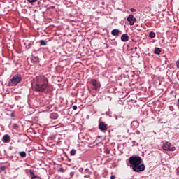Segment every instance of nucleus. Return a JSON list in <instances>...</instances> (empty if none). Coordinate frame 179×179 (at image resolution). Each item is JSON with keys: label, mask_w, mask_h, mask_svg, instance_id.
Wrapping results in <instances>:
<instances>
[{"label": "nucleus", "mask_w": 179, "mask_h": 179, "mask_svg": "<svg viewBox=\"0 0 179 179\" xmlns=\"http://www.w3.org/2000/svg\"><path fill=\"white\" fill-rule=\"evenodd\" d=\"M31 85L34 92L45 93V94L51 93L52 85L48 81V78L45 76H37L33 78Z\"/></svg>", "instance_id": "1"}, {"label": "nucleus", "mask_w": 179, "mask_h": 179, "mask_svg": "<svg viewBox=\"0 0 179 179\" xmlns=\"http://www.w3.org/2000/svg\"><path fill=\"white\" fill-rule=\"evenodd\" d=\"M21 82L22 76L20 74H15L8 80V86H9V87L12 86H17Z\"/></svg>", "instance_id": "2"}, {"label": "nucleus", "mask_w": 179, "mask_h": 179, "mask_svg": "<svg viewBox=\"0 0 179 179\" xmlns=\"http://www.w3.org/2000/svg\"><path fill=\"white\" fill-rule=\"evenodd\" d=\"M141 162H143L142 157L139 155H133L129 158V167L132 169L134 166L137 165Z\"/></svg>", "instance_id": "3"}, {"label": "nucleus", "mask_w": 179, "mask_h": 179, "mask_svg": "<svg viewBox=\"0 0 179 179\" xmlns=\"http://www.w3.org/2000/svg\"><path fill=\"white\" fill-rule=\"evenodd\" d=\"M90 83L91 84V88H89L88 90H100V87H101L100 81L92 78L91 79Z\"/></svg>", "instance_id": "4"}, {"label": "nucleus", "mask_w": 179, "mask_h": 179, "mask_svg": "<svg viewBox=\"0 0 179 179\" xmlns=\"http://www.w3.org/2000/svg\"><path fill=\"white\" fill-rule=\"evenodd\" d=\"M142 162H140V163L137 164L136 166L131 168L132 171H134V173H142V171H145L146 166H145V164Z\"/></svg>", "instance_id": "5"}, {"label": "nucleus", "mask_w": 179, "mask_h": 179, "mask_svg": "<svg viewBox=\"0 0 179 179\" xmlns=\"http://www.w3.org/2000/svg\"><path fill=\"white\" fill-rule=\"evenodd\" d=\"M98 128H99V131H101V132L106 133L108 131L109 135H110V134H111V132L113 131V129H108V127L107 124H106L104 122H99Z\"/></svg>", "instance_id": "6"}, {"label": "nucleus", "mask_w": 179, "mask_h": 179, "mask_svg": "<svg viewBox=\"0 0 179 179\" xmlns=\"http://www.w3.org/2000/svg\"><path fill=\"white\" fill-rule=\"evenodd\" d=\"M162 149L166 152H174L176 150V146L171 147V143L166 141L162 145Z\"/></svg>", "instance_id": "7"}, {"label": "nucleus", "mask_w": 179, "mask_h": 179, "mask_svg": "<svg viewBox=\"0 0 179 179\" xmlns=\"http://www.w3.org/2000/svg\"><path fill=\"white\" fill-rule=\"evenodd\" d=\"M127 22H129L130 26H134L136 23V17H134V15L130 14L127 17Z\"/></svg>", "instance_id": "8"}, {"label": "nucleus", "mask_w": 179, "mask_h": 179, "mask_svg": "<svg viewBox=\"0 0 179 179\" xmlns=\"http://www.w3.org/2000/svg\"><path fill=\"white\" fill-rule=\"evenodd\" d=\"M2 141L4 142V143H9L10 142V136L8 134H6L2 138Z\"/></svg>", "instance_id": "9"}, {"label": "nucleus", "mask_w": 179, "mask_h": 179, "mask_svg": "<svg viewBox=\"0 0 179 179\" xmlns=\"http://www.w3.org/2000/svg\"><path fill=\"white\" fill-rule=\"evenodd\" d=\"M111 34H112V36H115L116 37H118V36H120V34H121V31L118 29H115L112 30Z\"/></svg>", "instance_id": "10"}, {"label": "nucleus", "mask_w": 179, "mask_h": 179, "mask_svg": "<svg viewBox=\"0 0 179 179\" xmlns=\"http://www.w3.org/2000/svg\"><path fill=\"white\" fill-rule=\"evenodd\" d=\"M120 38L122 41H123L124 43H126V41H128V40H129V36H128V34H124L122 35Z\"/></svg>", "instance_id": "11"}, {"label": "nucleus", "mask_w": 179, "mask_h": 179, "mask_svg": "<svg viewBox=\"0 0 179 179\" xmlns=\"http://www.w3.org/2000/svg\"><path fill=\"white\" fill-rule=\"evenodd\" d=\"M51 120H57L58 118V114L57 113H52L50 115Z\"/></svg>", "instance_id": "12"}, {"label": "nucleus", "mask_w": 179, "mask_h": 179, "mask_svg": "<svg viewBox=\"0 0 179 179\" xmlns=\"http://www.w3.org/2000/svg\"><path fill=\"white\" fill-rule=\"evenodd\" d=\"M161 52H162V50L159 49V48H155L154 50V53L157 54V55H160Z\"/></svg>", "instance_id": "13"}, {"label": "nucleus", "mask_w": 179, "mask_h": 179, "mask_svg": "<svg viewBox=\"0 0 179 179\" xmlns=\"http://www.w3.org/2000/svg\"><path fill=\"white\" fill-rule=\"evenodd\" d=\"M149 37H150V38H155L156 37V34L153 31H150L149 34Z\"/></svg>", "instance_id": "14"}, {"label": "nucleus", "mask_w": 179, "mask_h": 179, "mask_svg": "<svg viewBox=\"0 0 179 179\" xmlns=\"http://www.w3.org/2000/svg\"><path fill=\"white\" fill-rule=\"evenodd\" d=\"M38 61H39L38 57H34L31 59V62H34V64H36V62H38Z\"/></svg>", "instance_id": "15"}, {"label": "nucleus", "mask_w": 179, "mask_h": 179, "mask_svg": "<svg viewBox=\"0 0 179 179\" xmlns=\"http://www.w3.org/2000/svg\"><path fill=\"white\" fill-rule=\"evenodd\" d=\"M55 138H57V136L54 134H52L48 137V140L49 141H54V139H55Z\"/></svg>", "instance_id": "16"}, {"label": "nucleus", "mask_w": 179, "mask_h": 179, "mask_svg": "<svg viewBox=\"0 0 179 179\" xmlns=\"http://www.w3.org/2000/svg\"><path fill=\"white\" fill-rule=\"evenodd\" d=\"M70 155H71V156H75L76 155V150L72 149L70 151Z\"/></svg>", "instance_id": "17"}, {"label": "nucleus", "mask_w": 179, "mask_h": 179, "mask_svg": "<svg viewBox=\"0 0 179 179\" xmlns=\"http://www.w3.org/2000/svg\"><path fill=\"white\" fill-rule=\"evenodd\" d=\"M84 173H85V174H88L89 176L92 174V171H90V169H89L88 168L85 169Z\"/></svg>", "instance_id": "18"}, {"label": "nucleus", "mask_w": 179, "mask_h": 179, "mask_svg": "<svg viewBox=\"0 0 179 179\" xmlns=\"http://www.w3.org/2000/svg\"><path fill=\"white\" fill-rule=\"evenodd\" d=\"M20 156L21 157H26V156H27L26 152H24V151H21V152H20Z\"/></svg>", "instance_id": "19"}, {"label": "nucleus", "mask_w": 179, "mask_h": 179, "mask_svg": "<svg viewBox=\"0 0 179 179\" xmlns=\"http://www.w3.org/2000/svg\"><path fill=\"white\" fill-rule=\"evenodd\" d=\"M33 47V42H30L28 43V45L26 46V48L29 50V48H31Z\"/></svg>", "instance_id": "20"}, {"label": "nucleus", "mask_w": 179, "mask_h": 179, "mask_svg": "<svg viewBox=\"0 0 179 179\" xmlns=\"http://www.w3.org/2000/svg\"><path fill=\"white\" fill-rule=\"evenodd\" d=\"M40 44H41V45H47V42L44 40H41Z\"/></svg>", "instance_id": "21"}, {"label": "nucleus", "mask_w": 179, "mask_h": 179, "mask_svg": "<svg viewBox=\"0 0 179 179\" xmlns=\"http://www.w3.org/2000/svg\"><path fill=\"white\" fill-rule=\"evenodd\" d=\"M13 129H19V125H17V124H16V123H14L13 124Z\"/></svg>", "instance_id": "22"}, {"label": "nucleus", "mask_w": 179, "mask_h": 179, "mask_svg": "<svg viewBox=\"0 0 179 179\" xmlns=\"http://www.w3.org/2000/svg\"><path fill=\"white\" fill-rule=\"evenodd\" d=\"M6 166H0V173H2V171H5Z\"/></svg>", "instance_id": "23"}, {"label": "nucleus", "mask_w": 179, "mask_h": 179, "mask_svg": "<svg viewBox=\"0 0 179 179\" xmlns=\"http://www.w3.org/2000/svg\"><path fill=\"white\" fill-rule=\"evenodd\" d=\"M27 1L29 3H34L35 2H37V0H27Z\"/></svg>", "instance_id": "24"}, {"label": "nucleus", "mask_w": 179, "mask_h": 179, "mask_svg": "<svg viewBox=\"0 0 179 179\" xmlns=\"http://www.w3.org/2000/svg\"><path fill=\"white\" fill-rule=\"evenodd\" d=\"M105 153H106V155H110V150H108V148L105 150Z\"/></svg>", "instance_id": "25"}, {"label": "nucleus", "mask_w": 179, "mask_h": 179, "mask_svg": "<svg viewBox=\"0 0 179 179\" xmlns=\"http://www.w3.org/2000/svg\"><path fill=\"white\" fill-rule=\"evenodd\" d=\"M73 110H78V106L76 105H74L72 106Z\"/></svg>", "instance_id": "26"}, {"label": "nucleus", "mask_w": 179, "mask_h": 179, "mask_svg": "<svg viewBox=\"0 0 179 179\" xmlns=\"http://www.w3.org/2000/svg\"><path fill=\"white\" fill-rule=\"evenodd\" d=\"M176 67L179 69V59L176 62Z\"/></svg>", "instance_id": "27"}, {"label": "nucleus", "mask_w": 179, "mask_h": 179, "mask_svg": "<svg viewBox=\"0 0 179 179\" xmlns=\"http://www.w3.org/2000/svg\"><path fill=\"white\" fill-rule=\"evenodd\" d=\"M61 173H64V168H60L59 170Z\"/></svg>", "instance_id": "28"}, {"label": "nucleus", "mask_w": 179, "mask_h": 179, "mask_svg": "<svg viewBox=\"0 0 179 179\" xmlns=\"http://www.w3.org/2000/svg\"><path fill=\"white\" fill-rule=\"evenodd\" d=\"M130 11H131V12H136V9H135V8H131V9H130Z\"/></svg>", "instance_id": "29"}, {"label": "nucleus", "mask_w": 179, "mask_h": 179, "mask_svg": "<svg viewBox=\"0 0 179 179\" xmlns=\"http://www.w3.org/2000/svg\"><path fill=\"white\" fill-rule=\"evenodd\" d=\"M110 179H115V176L112 175V176H110Z\"/></svg>", "instance_id": "30"}, {"label": "nucleus", "mask_w": 179, "mask_h": 179, "mask_svg": "<svg viewBox=\"0 0 179 179\" xmlns=\"http://www.w3.org/2000/svg\"><path fill=\"white\" fill-rule=\"evenodd\" d=\"M84 177H85V178H89V177H90V175H85V176H84Z\"/></svg>", "instance_id": "31"}, {"label": "nucleus", "mask_w": 179, "mask_h": 179, "mask_svg": "<svg viewBox=\"0 0 179 179\" xmlns=\"http://www.w3.org/2000/svg\"><path fill=\"white\" fill-rule=\"evenodd\" d=\"M134 50H138V47H134Z\"/></svg>", "instance_id": "32"}, {"label": "nucleus", "mask_w": 179, "mask_h": 179, "mask_svg": "<svg viewBox=\"0 0 179 179\" xmlns=\"http://www.w3.org/2000/svg\"><path fill=\"white\" fill-rule=\"evenodd\" d=\"M132 41H135V39H132Z\"/></svg>", "instance_id": "33"}, {"label": "nucleus", "mask_w": 179, "mask_h": 179, "mask_svg": "<svg viewBox=\"0 0 179 179\" xmlns=\"http://www.w3.org/2000/svg\"><path fill=\"white\" fill-rule=\"evenodd\" d=\"M11 115H13V113H11Z\"/></svg>", "instance_id": "34"}, {"label": "nucleus", "mask_w": 179, "mask_h": 179, "mask_svg": "<svg viewBox=\"0 0 179 179\" xmlns=\"http://www.w3.org/2000/svg\"><path fill=\"white\" fill-rule=\"evenodd\" d=\"M18 142H20V140H18Z\"/></svg>", "instance_id": "35"}, {"label": "nucleus", "mask_w": 179, "mask_h": 179, "mask_svg": "<svg viewBox=\"0 0 179 179\" xmlns=\"http://www.w3.org/2000/svg\"><path fill=\"white\" fill-rule=\"evenodd\" d=\"M69 179H71V178H69Z\"/></svg>", "instance_id": "36"}]
</instances>
